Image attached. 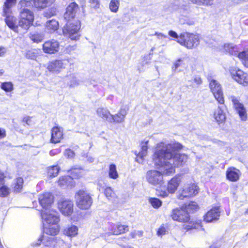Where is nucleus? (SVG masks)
<instances>
[{
	"label": "nucleus",
	"mask_w": 248,
	"mask_h": 248,
	"mask_svg": "<svg viewBox=\"0 0 248 248\" xmlns=\"http://www.w3.org/2000/svg\"><path fill=\"white\" fill-rule=\"evenodd\" d=\"M182 148L183 145L177 142H161L156 144L153 159L159 170H150L147 172L148 183L154 186L161 185L163 183V175L173 174L176 167L182 166L187 161V155L178 153Z\"/></svg>",
	"instance_id": "1"
},
{
	"label": "nucleus",
	"mask_w": 248,
	"mask_h": 248,
	"mask_svg": "<svg viewBox=\"0 0 248 248\" xmlns=\"http://www.w3.org/2000/svg\"><path fill=\"white\" fill-rule=\"evenodd\" d=\"M19 5L22 10L20 12L18 26L22 28L27 30L32 24L34 20V14L32 11L28 9L32 6L31 1L21 0Z\"/></svg>",
	"instance_id": "2"
},
{
	"label": "nucleus",
	"mask_w": 248,
	"mask_h": 248,
	"mask_svg": "<svg viewBox=\"0 0 248 248\" xmlns=\"http://www.w3.org/2000/svg\"><path fill=\"white\" fill-rule=\"evenodd\" d=\"M81 27L80 22L78 20H74L67 22L63 27L62 32L63 35L72 40H78L79 39V30Z\"/></svg>",
	"instance_id": "3"
},
{
	"label": "nucleus",
	"mask_w": 248,
	"mask_h": 248,
	"mask_svg": "<svg viewBox=\"0 0 248 248\" xmlns=\"http://www.w3.org/2000/svg\"><path fill=\"white\" fill-rule=\"evenodd\" d=\"M42 243L45 247L49 248H65V244L62 240L57 239L52 236L44 234L39 238L37 242H33L31 246L33 247L39 246Z\"/></svg>",
	"instance_id": "4"
},
{
	"label": "nucleus",
	"mask_w": 248,
	"mask_h": 248,
	"mask_svg": "<svg viewBox=\"0 0 248 248\" xmlns=\"http://www.w3.org/2000/svg\"><path fill=\"white\" fill-rule=\"evenodd\" d=\"M75 198L77 206L81 209H88L92 204L91 196L84 190H79L76 193Z\"/></svg>",
	"instance_id": "5"
},
{
	"label": "nucleus",
	"mask_w": 248,
	"mask_h": 248,
	"mask_svg": "<svg viewBox=\"0 0 248 248\" xmlns=\"http://www.w3.org/2000/svg\"><path fill=\"white\" fill-rule=\"evenodd\" d=\"M178 42L188 48H192L199 45V37L197 35L185 32L180 34Z\"/></svg>",
	"instance_id": "6"
},
{
	"label": "nucleus",
	"mask_w": 248,
	"mask_h": 248,
	"mask_svg": "<svg viewBox=\"0 0 248 248\" xmlns=\"http://www.w3.org/2000/svg\"><path fill=\"white\" fill-rule=\"evenodd\" d=\"M181 182V176H175L169 181L167 190L163 187L160 188V190H158L159 195L162 197H166L169 195V193L173 194L177 189Z\"/></svg>",
	"instance_id": "7"
},
{
	"label": "nucleus",
	"mask_w": 248,
	"mask_h": 248,
	"mask_svg": "<svg viewBox=\"0 0 248 248\" xmlns=\"http://www.w3.org/2000/svg\"><path fill=\"white\" fill-rule=\"evenodd\" d=\"M41 217L47 224H58L60 220L58 212L52 209L43 210Z\"/></svg>",
	"instance_id": "8"
},
{
	"label": "nucleus",
	"mask_w": 248,
	"mask_h": 248,
	"mask_svg": "<svg viewBox=\"0 0 248 248\" xmlns=\"http://www.w3.org/2000/svg\"><path fill=\"white\" fill-rule=\"evenodd\" d=\"M199 192V188L194 184H188L184 186L183 189L180 191L178 198L183 200L185 198L195 196Z\"/></svg>",
	"instance_id": "9"
},
{
	"label": "nucleus",
	"mask_w": 248,
	"mask_h": 248,
	"mask_svg": "<svg viewBox=\"0 0 248 248\" xmlns=\"http://www.w3.org/2000/svg\"><path fill=\"white\" fill-rule=\"evenodd\" d=\"M209 87L216 99L219 103L223 104L224 102L223 92L219 82L216 80L211 79L210 81Z\"/></svg>",
	"instance_id": "10"
},
{
	"label": "nucleus",
	"mask_w": 248,
	"mask_h": 248,
	"mask_svg": "<svg viewBox=\"0 0 248 248\" xmlns=\"http://www.w3.org/2000/svg\"><path fill=\"white\" fill-rule=\"evenodd\" d=\"M67 60H56L50 62L47 66V69L53 73L58 74L61 70L65 68L68 64Z\"/></svg>",
	"instance_id": "11"
},
{
	"label": "nucleus",
	"mask_w": 248,
	"mask_h": 248,
	"mask_svg": "<svg viewBox=\"0 0 248 248\" xmlns=\"http://www.w3.org/2000/svg\"><path fill=\"white\" fill-rule=\"evenodd\" d=\"M170 217L174 221L186 222L189 220L188 213L182 208H176L172 210Z\"/></svg>",
	"instance_id": "12"
},
{
	"label": "nucleus",
	"mask_w": 248,
	"mask_h": 248,
	"mask_svg": "<svg viewBox=\"0 0 248 248\" xmlns=\"http://www.w3.org/2000/svg\"><path fill=\"white\" fill-rule=\"evenodd\" d=\"M231 75L233 79L244 86L248 85V75L240 69L230 70Z\"/></svg>",
	"instance_id": "13"
},
{
	"label": "nucleus",
	"mask_w": 248,
	"mask_h": 248,
	"mask_svg": "<svg viewBox=\"0 0 248 248\" xmlns=\"http://www.w3.org/2000/svg\"><path fill=\"white\" fill-rule=\"evenodd\" d=\"M38 200L40 205L44 208V210L49 209V206L53 202L54 197L51 193L45 192L39 195Z\"/></svg>",
	"instance_id": "14"
},
{
	"label": "nucleus",
	"mask_w": 248,
	"mask_h": 248,
	"mask_svg": "<svg viewBox=\"0 0 248 248\" xmlns=\"http://www.w3.org/2000/svg\"><path fill=\"white\" fill-rule=\"evenodd\" d=\"M58 207L61 212L65 216H70L73 212V203L69 200L60 201Z\"/></svg>",
	"instance_id": "15"
},
{
	"label": "nucleus",
	"mask_w": 248,
	"mask_h": 248,
	"mask_svg": "<svg viewBox=\"0 0 248 248\" xmlns=\"http://www.w3.org/2000/svg\"><path fill=\"white\" fill-rule=\"evenodd\" d=\"M231 100L241 120L246 121L247 119V113L243 104L241 103L234 96L231 97Z\"/></svg>",
	"instance_id": "16"
},
{
	"label": "nucleus",
	"mask_w": 248,
	"mask_h": 248,
	"mask_svg": "<svg viewBox=\"0 0 248 248\" xmlns=\"http://www.w3.org/2000/svg\"><path fill=\"white\" fill-rule=\"evenodd\" d=\"M59 48V42L54 39L46 41L43 46V50L46 53L54 54L58 52Z\"/></svg>",
	"instance_id": "17"
},
{
	"label": "nucleus",
	"mask_w": 248,
	"mask_h": 248,
	"mask_svg": "<svg viewBox=\"0 0 248 248\" xmlns=\"http://www.w3.org/2000/svg\"><path fill=\"white\" fill-rule=\"evenodd\" d=\"M3 13V16H5V21L6 25L13 31L17 32L18 25H17L16 18L12 15V11H10L7 14Z\"/></svg>",
	"instance_id": "18"
},
{
	"label": "nucleus",
	"mask_w": 248,
	"mask_h": 248,
	"mask_svg": "<svg viewBox=\"0 0 248 248\" xmlns=\"http://www.w3.org/2000/svg\"><path fill=\"white\" fill-rule=\"evenodd\" d=\"M220 211L218 208L215 207L209 210L204 216V220L206 222H211L219 218Z\"/></svg>",
	"instance_id": "19"
},
{
	"label": "nucleus",
	"mask_w": 248,
	"mask_h": 248,
	"mask_svg": "<svg viewBox=\"0 0 248 248\" xmlns=\"http://www.w3.org/2000/svg\"><path fill=\"white\" fill-rule=\"evenodd\" d=\"M63 137V132L62 128L59 127H54L51 129V138L50 141L51 143H57L60 142Z\"/></svg>",
	"instance_id": "20"
},
{
	"label": "nucleus",
	"mask_w": 248,
	"mask_h": 248,
	"mask_svg": "<svg viewBox=\"0 0 248 248\" xmlns=\"http://www.w3.org/2000/svg\"><path fill=\"white\" fill-rule=\"evenodd\" d=\"M78 9V5L75 2L71 3L67 7L64 15L65 19L69 20L75 17L76 13Z\"/></svg>",
	"instance_id": "21"
},
{
	"label": "nucleus",
	"mask_w": 248,
	"mask_h": 248,
	"mask_svg": "<svg viewBox=\"0 0 248 248\" xmlns=\"http://www.w3.org/2000/svg\"><path fill=\"white\" fill-rule=\"evenodd\" d=\"M240 175V171L234 167H230L226 171L227 178L232 182L238 181Z\"/></svg>",
	"instance_id": "22"
},
{
	"label": "nucleus",
	"mask_w": 248,
	"mask_h": 248,
	"mask_svg": "<svg viewBox=\"0 0 248 248\" xmlns=\"http://www.w3.org/2000/svg\"><path fill=\"white\" fill-rule=\"evenodd\" d=\"M148 140H144L141 142V150L137 155L136 161L140 163H142L143 158L147 155Z\"/></svg>",
	"instance_id": "23"
},
{
	"label": "nucleus",
	"mask_w": 248,
	"mask_h": 248,
	"mask_svg": "<svg viewBox=\"0 0 248 248\" xmlns=\"http://www.w3.org/2000/svg\"><path fill=\"white\" fill-rule=\"evenodd\" d=\"M213 117L215 121L218 124L224 123L226 120L225 113L220 106L218 107L215 110L213 114Z\"/></svg>",
	"instance_id": "24"
},
{
	"label": "nucleus",
	"mask_w": 248,
	"mask_h": 248,
	"mask_svg": "<svg viewBox=\"0 0 248 248\" xmlns=\"http://www.w3.org/2000/svg\"><path fill=\"white\" fill-rule=\"evenodd\" d=\"M44 233L47 235L52 236L58 234L59 232V227L58 224H47L45 225L44 228Z\"/></svg>",
	"instance_id": "25"
},
{
	"label": "nucleus",
	"mask_w": 248,
	"mask_h": 248,
	"mask_svg": "<svg viewBox=\"0 0 248 248\" xmlns=\"http://www.w3.org/2000/svg\"><path fill=\"white\" fill-rule=\"evenodd\" d=\"M127 114L126 110L124 108H121L119 112L115 115H112V119L110 123H121L124 121L125 116Z\"/></svg>",
	"instance_id": "26"
},
{
	"label": "nucleus",
	"mask_w": 248,
	"mask_h": 248,
	"mask_svg": "<svg viewBox=\"0 0 248 248\" xmlns=\"http://www.w3.org/2000/svg\"><path fill=\"white\" fill-rule=\"evenodd\" d=\"M58 183L59 186L63 188L68 186L72 187L74 186L72 178L70 176L61 177L58 181Z\"/></svg>",
	"instance_id": "27"
},
{
	"label": "nucleus",
	"mask_w": 248,
	"mask_h": 248,
	"mask_svg": "<svg viewBox=\"0 0 248 248\" xmlns=\"http://www.w3.org/2000/svg\"><path fill=\"white\" fill-rule=\"evenodd\" d=\"M96 112L100 117L105 119L108 122H110V120L112 119V117H111V114L107 108H98L97 109Z\"/></svg>",
	"instance_id": "28"
},
{
	"label": "nucleus",
	"mask_w": 248,
	"mask_h": 248,
	"mask_svg": "<svg viewBox=\"0 0 248 248\" xmlns=\"http://www.w3.org/2000/svg\"><path fill=\"white\" fill-rule=\"evenodd\" d=\"M110 234L113 235H119L128 231V226L118 224L114 225L111 229Z\"/></svg>",
	"instance_id": "29"
},
{
	"label": "nucleus",
	"mask_w": 248,
	"mask_h": 248,
	"mask_svg": "<svg viewBox=\"0 0 248 248\" xmlns=\"http://www.w3.org/2000/svg\"><path fill=\"white\" fill-rule=\"evenodd\" d=\"M46 29L49 32H52L57 30L59 27V22L57 20L52 19L48 20L45 25Z\"/></svg>",
	"instance_id": "30"
},
{
	"label": "nucleus",
	"mask_w": 248,
	"mask_h": 248,
	"mask_svg": "<svg viewBox=\"0 0 248 248\" xmlns=\"http://www.w3.org/2000/svg\"><path fill=\"white\" fill-rule=\"evenodd\" d=\"M23 179L21 177H18L15 180L13 185V191L15 193H19L21 191L23 188Z\"/></svg>",
	"instance_id": "31"
},
{
	"label": "nucleus",
	"mask_w": 248,
	"mask_h": 248,
	"mask_svg": "<svg viewBox=\"0 0 248 248\" xmlns=\"http://www.w3.org/2000/svg\"><path fill=\"white\" fill-rule=\"evenodd\" d=\"M54 0H33V5L37 8H44Z\"/></svg>",
	"instance_id": "32"
},
{
	"label": "nucleus",
	"mask_w": 248,
	"mask_h": 248,
	"mask_svg": "<svg viewBox=\"0 0 248 248\" xmlns=\"http://www.w3.org/2000/svg\"><path fill=\"white\" fill-rule=\"evenodd\" d=\"M39 50L36 49H31L26 51L25 57L28 59L35 60L39 55Z\"/></svg>",
	"instance_id": "33"
},
{
	"label": "nucleus",
	"mask_w": 248,
	"mask_h": 248,
	"mask_svg": "<svg viewBox=\"0 0 248 248\" xmlns=\"http://www.w3.org/2000/svg\"><path fill=\"white\" fill-rule=\"evenodd\" d=\"M78 229L76 226L66 228L64 230V233L69 236H75L78 233Z\"/></svg>",
	"instance_id": "34"
},
{
	"label": "nucleus",
	"mask_w": 248,
	"mask_h": 248,
	"mask_svg": "<svg viewBox=\"0 0 248 248\" xmlns=\"http://www.w3.org/2000/svg\"><path fill=\"white\" fill-rule=\"evenodd\" d=\"M16 0H6L4 3L3 13L7 14L11 11V8L15 4Z\"/></svg>",
	"instance_id": "35"
},
{
	"label": "nucleus",
	"mask_w": 248,
	"mask_h": 248,
	"mask_svg": "<svg viewBox=\"0 0 248 248\" xmlns=\"http://www.w3.org/2000/svg\"><path fill=\"white\" fill-rule=\"evenodd\" d=\"M108 175L110 178L116 179L118 176V173L116 170V166L114 164H111L109 166Z\"/></svg>",
	"instance_id": "36"
},
{
	"label": "nucleus",
	"mask_w": 248,
	"mask_h": 248,
	"mask_svg": "<svg viewBox=\"0 0 248 248\" xmlns=\"http://www.w3.org/2000/svg\"><path fill=\"white\" fill-rule=\"evenodd\" d=\"M60 170V168L58 166H54L49 167L47 169L48 175L51 177L56 176Z\"/></svg>",
	"instance_id": "37"
},
{
	"label": "nucleus",
	"mask_w": 248,
	"mask_h": 248,
	"mask_svg": "<svg viewBox=\"0 0 248 248\" xmlns=\"http://www.w3.org/2000/svg\"><path fill=\"white\" fill-rule=\"evenodd\" d=\"M120 5L119 0H111L109 3V9L112 12L116 13Z\"/></svg>",
	"instance_id": "38"
},
{
	"label": "nucleus",
	"mask_w": 248,
	"mask_h": 248,
	"mask_svg": "<svg viewBox=\"0 0 248 248\" xmlns=\"http://www.w3.org/2000/svg\"><path fill=\"white\" fill-rule=\"evenodd\" d=\"M225 50L231 55H237V53L235 50L236 47L233 44H225L224 46Z\"/></svg>",
	"instance_id": "39"
},
{
	"label": "nucleus",
	"mask_w": 248,
	"mask_h": 248,
	"mask_svg": "<svg viewBox=\"0 0 248 248\" xmlns=\"http://www.w3.org/2000/svg\"><path fill=\"white\" fill-rule=\"evenodd\" d=\"M10 189L4 184L0 186V197H5L10 194Z\"/></svg>",
	"instance_id": "40"
},
{
	"label": "nucleus",
	"mask_w": 248,
	"mask_h": 248,
	"mask_svg": "<svg viewBox=\"0 0 248 248\" xmlns=\"http://www.w3.org/2000/svg\"><path fill=\"white\" fill-rule=\"evenodd\" d=\"M30 38L34 43L40 42L44 38L43 35L38 33L30 34Z\"/></svg>",
	"instance_id": "41"
},
{
	"label": "nucleus",
	"mask_w": 248,
	"mask_h": 248,
	"mask_svg": "<svg viewBox=\"0 0 248 248\" xmlns=\"http://www.w3.org/2000/svg\"><path fill=\"white\" fill-rule=\"evenodd\" d=\"M1 88L7 92H10L13 90V84L11 82H3L1 84Z\"/></svg>",
	"instance_id": "42"
},
{
	"label": "nucleus",
	"mask_w": 248,
	"mask_h": 248,
	"mask_svg": "<svg viewBox=\"0 0 248 248\" xmlns=\"http://www.w3.org/2000/svg\"><path fill=\"white\" fill-rule=\"evenodd\" d=\"M149 202L155 208H158L162 204V202L158 199L155 198H150Z\"/></svg>",
	"instance_id": "43"
},
{
	"label": "nucleus",
	"mask_w": 248,
	"mask_h": 248,
	"mask_svg": "<svg viewBox=\"0 0 248 248\" xmlns=\"http://www.w3.org/2000/svg\"><path fill=\"white\" fill-rule=\"evenodd\" d=\"M104 194L106 197L108 199L114 198L115 196L114 192L110 187H108L105 188Z\"/></svg>",
	"instance_id": "44"
},
{
	"label": "nucleus",
	"mask_w": 248,
	"mask_h": 248,
	"mask_svg": "<svg viewBox=\"0 0 248 248\" xmlns=\"http://www.w3.org/2000/svg\"><path fill=\"white\" fill-rule=\"evenodd\" d=\"M70 174L71 175L70 177H71L72 180L73 179L78 178L82 175L81 170L77 169L72 170Z\"/></svg>",
	"instance_id": "45"
},
{
	"label": "nucleus",
	"mask_w": 248,
	"mask_h": 248,
	"mask_svg": "<svg viewBox=\"0 0 248 248\" xmlns=\"http://www.w3.org/2000/svg\"><path fill=\"white\" fill-rule=\"evenodd\" d=\"M68 78L70 80L69 85L71 87H74L79 84V80L73 75L68 77Z\"/></svg>",
	"instance_id": "46"
},
{
	"label": "nucleus",
	"mask_w": 248,
	"mask_h": 248,
	"mask_svg": "<svg viewBox=\"0 0 248 248\" xmlns=\"http://www.w3.org/2000/svg\"><path fill=\"white\" fill-rule=\"evenodd\" d=\"M239 59L243 60L245 63L248 62V50H244L238 54Z\"/></svg>",
	"instance_id": "47"
},
{
	"label": "nucleus",
	"mask_w": 248,
	"mask_h": 248,
	"mask_svg": "<svg viewBox=\"0 0 248 248\" xmlns=\"http://www.w3.org/2000/svg\"><path fill=\"white\" fill-rule=\"evenodd\" d=\"M194 3L203 4L205 5H211L213 4V0H190Z\"/></svg>",
	"instance_id": "48"
},
{
	"label": "nucleus",
	"mask_w": 248,
	"mask_h": 248,
	"mask_svg": "<svg viewBox=\"0 0 248 248\" xmlns=\"http://www.w3.org/2000/svg\"><path fill=\"white\" fill-rule=\"evenodd\" d=\"M64 155L68 158H72L75 156V153L70 149H67L64 152Z\"/></svg>",
	"instance_id": "49"
},
{
	"label": "nucleus",
	"mask_w": 248,
	"mask_h": 248,
	"mask_svg": "<svg viewBox=\"0 0 248 248\" xmlns=\"http://www.w3.org/2000/svg\"><path fill=\"white\" fill-rule=\"evenodd\" d=\"M167 229L164 226H161L157 232V234L158 236H162L166 233Z\"/></svg>",
	"instance_id": "50"
},
{
	"label": "nucleus",
	"mask_w": 248,
	"mask_h": 248,
	"mask_svg": "<svg viewBox=\"0 0 248 248\" xmlns=\"http://www.w3.org/2000/svg\"><path fill=\"white\" fill-rule=\"evenodd\" d=\"M184 229L186 231L192 230L196 228V225L192 222H189L187 224H185L183 226Z\"/></svg>",
	"instance_id": "51"
},
{
	"label": "nucleus",
	"mask_w": 248,
	"mask_h": 248,
	"mask_svg": "<svg viewBox=\"0 0 248 248\" xmlns=\"http://www.w3.org/2000/svg\"><path fill=\"white\" fill-rule=\"evenodd\" d=\"M182 62L181 59L177 60L174 63L173 66L172 67L173 70L175 71L181 65V62Z\"/></svg>",
	"instance_id": "52"
},
{
	"label": "nucleus",
	"mask_w": 248,
	"mask_h": 248,
	"mask_svg": "<svg viewBox=\"0 0 248 248\" xmlns=\"http://www.w3.org/2000/svg\"><path fill=\"white\" fill-rule=\"evenodd\" d=\"M76 49V46H69L66 48V51L67 53H70L72 51L75 50Z\"/></svg>",
	"instance_id": "53"
},
{
	"label": "nucleus",
	"mask_w": 248,
	"mask_h": 248,
	"mask_svg": "<svg viewBox=\"0 0 248 248\" xmlns=\"http://www.w3.org/2000/svg\"><path fill=\"white\" fill-rule=\"evenodd\" d=\"M5 177L4 173L0 170V186L4 184V178Z\"/></svg>",
	"instance_id": "54"
},
{
	"label": "nucleus",
	"mask_w": 248,
	"mask_h": 248,
	"mask_svg": "<svg viewBox=\"0 0 248 248\" xmlns=\"http://www.w3.org/2000/svg\"><path fill=\"white\" fill-rule=\"evenodd\" d=\"M198 208V205L195 202H192L188 205V208L196 210Z\"/></svg>",
	"instance_id": "55"
},
{
	"label": "nucleus",
	"mask_w": 248,
	"mask_h": 248,
	"mask_svg": "<svg viewBox=\"0 0 248 248\" xmlns=\"http://www.w3.org/2000/svg\"><path fill=\"white\" fill-rule=\"evenodd\" d=\"M169 35L170 36L172 37L175 38H178V36L176 32L173 31H170L169 32Z\"/></svg>",
	"instance_id": "56"
},
{
	"label": "nucleus",
	"mask_w": 248,
	"mask_h": 248,
	"mask_svg": "<svg viewBox=\"0 0 248 248\" xmlns=\"http://www.w3.org/2000/svg\"><path fill=\"white\" fill-rule=\"evenodd\" d=\"M6 137V132L5 129L0 128V139L4 138Z\"/></svg>",
	"instance_id": "57"
},
{
	"label": "nucleus",
	"mask_w": 248,
	"mask_h": 248,
	"mask_svg": "<svg viewBox=\"0 0 248 248\" xmlns=\"http://www.w3.org/2000/svg\"><path fill=\"white\" fill-rule=\"evenodd\" d=\"M155 35H156L158 39L166 38L167 37V35H165L162 33H158L157 32L155 33Z\"/></svg>",
	"instance_id": "58"
},
{
	"label": "nucleus",
	"mask_w": 248,
	"mask_h": 248,
	"mask_svg": "<svg viewBox=\"0 0 248 248\" xmlns=\"http://www.w3.org/2000/svg\"><path fill=\"white\" fill-rule=\"evenodd\" d=\"M194 81L197 84H201L202 82V80L201 78L199 77H195L194 78Z\"/></svg>",
	"instance_id": "59"
},
{
	"label": "nucleus",
	"mask_w": 248,
	"mask_h": 248,
	"mask_svg": "<svg viewBox=\"0 0 248 248\" xmlns=\"http://www.w3.org/2000/svg\"><path fill=\"white\" fill-rule=\"evenodd\" d=\"M6 52V49L4 47H0V57L4 55Z\"/></svg>",
	"instance_id": "60"
},
{
	"label": "nucleus",
	"mask_w": 248,
	"mask_h": 248,
	"mask_svg": "<svg viewBox=\"0 0 248 248\" xmlns=\"http://www.w3.org/2000/svg\"><path fill=\"white\" fill-rule=\"evenodd\" d=\"M60 152V151L59 149H56V150H52L50 151V155L51 156H53L59 153Z\"/></svg>",
	"instance_id": "61"
},
{
	"label": "nucleus",
	"mask_w": 248,
	"mask_h": 248,
	"mask_svg": "<svg viewBox=\"0 0 248 248\" xmlns=\"http://www.w3.org/2000/svg\"><path fill=\"white\" fill-rule=\"evenodd\" d=\"M90 2L93 4V6L96 7L98 4V0H89Z\"/></svg>",
	"instance_id": "62"
},
{
	"label": "nucleus",
	"mask_w": 248,
	"mask_h": 248,
	"mask_svg": "<svg viewBox=\"0 0 248 248\" xmlns=\"http://www.w3.org/2000/svg\"><path fill=\"white\" fill-rule=\"evenodd\" d=\"M23 122L27 124H29L30 122V118L29 117H25L23 119Z\"/></svg>",
	"instance_id": "63"
},
{
	"label": "nucleus",
	"mask_w": 248,
	"mask_h": 248,
	"mask_svg": "<svg viewBox=\"0 0 248 248\" xmlns=\"http://www.w3.org/2000/svg\"><path fill=\"white\" fill-rule=\"evenodd\" d=\"M149 61L147 60H143V61H142L140 64L142 67H144V66L148 65L149 64Z\"/></svg>",
	"instance_id": "64"
}]
</instances>
